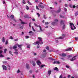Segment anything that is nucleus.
Instances as JSON below:
<instances>
[{
	"instance_id": "obj_1",
	"label": "nucleus",
	"mask_w": 78,
	"mask_h": 78,
	"mask_svg": "<svg viewBox=\"0 0 78 78\" xmlns=\"http://www.w3.org/2000/svg\"><path fill=\"white\" fill-rule=\"evenodd\" d=\"M38 39L39 40V41L34 42L33 43V45H39V44H43V43L42 42V38L41 37H39Z\"/></svg>"
},
{
	"instance_id": "obj_2",
	"label": "nucleus",
	"mask_w": 78,
	"mask_h": 78,
	"mask_svg": "<svg viewBox=\"0 0 78 78\" xmlns=\"http://www.w3.org/2000/svg\"><path fill=\"white\" fill-rule=\"evenodd\" d=\"M70 28H71V30H74L75 29H76V27H75L73 23H70Z\"/></svg>"
},
{
	"instance_id": "obj_3",
	"label": "nucleus",
	"mask_w": 78,
	"mask_h": 78,
	"mask_svg": "<svg viewBox=\"0 0 78 78\" xmlns=\"http://www.w3.org/2000/svg\"><path fill=\"white\" fill-rule=\"evenodd\" d=\"M58 22V20L57 19H56L55 20V22H53L51 23V25H53L54 26H55V25H56L57 22Z\"/></svg>"
},
{
	"instance_id": "obj_4",
	"label": "nucleus",
	"mask_w": 78,
	"mask_h": 78,
	"mask_svg": "<svg viewBox=\"0 0 78 78\" xmlns=\"http://www.w3.org/2000/svg\"><path fill=\"white\" fill-rule=\"evenodd\" d=\"M18 45V44H16L15 45H14L13 47V49H14V50H15V51H18V50H17V49H16L17 48V46Z\"/></svg>"
},
{
	"instance_id": "obj_5",
	"label": "nucleus",
	"mask_w": 78,
	"mask_h": 78,
	"mask_svg": "<svg viewBox=\"0 0 78 78\" xmlns=\"http://www.w3.org/2000/svg\"><path fill=\"white\" fill-rule=\"evenodd\" d=\"M64 38V37H59L58 38H55V42H56V43H58V40L59 39H62Z\"/></svg>"
},
{
	"instance_id": "obj_6",
	"label": "nucleus",
	"mask_w": 78,
	"mask_h": 78,
	"mask_svg": "<svg viewBox=\"0 0 78 78\" xmlns=\"http://www.w3.org/2000/svg\"><path fill=\"white\" fill-rule=\"evenodd\" d=\"M2 67L3 68V70H6L7 69V67H6V66L4 65H3L2 66Z\"/></svg>"
},
{
	"instance_id": "obj_7",
	"label": "nucleus",
	"mask_w": 78,
	"mask_h": 78,
	"mask_svg": "<svg viewBox=\"0 0 78 78\" xmlns=\"http://www.w3.org/2000/svg\"><path fill=\"white\" fill-rule=\"evenodd\" d=\"M76 56H74L72 58V59H71L70 61H74V60H75L76 59Z\"/></svg>"
},
{
	"instance_id": "obj_8",
	"label": "nucleus",
	"mask_w": 78,
	"mask_h": 78,
	"mask_svg": "<svg viewBox=\"0 0 78 78\" xmlns=\"http://www.w3.org/2000/svg\"><path fill=\"white\" fill-rule=\"evenodd\" d=\"M3 53V51L0 50V57H4V56L2 54Z\"/></svg>"
},
{
	"instance_id": "obj_9",
	"label": "nucleus",
	"mask_w": 78,
	"mask_h": 78,
	"mask_svg": "<svg viewBox=\"0 0 78 78\" xmlns=\"http://www.w3.org/2000/svg\"><path fill=\"white\" fill-rule=\"evenodd\" d=\"M37 65H38V66H40V64H41V61H39V60H37Z\"/></svg>"
},
{
	"instance_id": "obj_10",
	"label": "nucleus",
	"mask_w": 78,
	"mask_h": 78,
	"mask_svg": "<svg viewBox=\"0 0 78 78\" xmlns=\"http://www.w3.org/2000/svg\"><path fill=\"white\" fill-rule=\"evenodd\" d=\"M66 54L64 53H63L60 55L61 56H63V57H65V56H66Z\"/></svg>"
},
{
	"instance_id": "obj_11",
	"label": "nucleus",
	"mask_w": 78,
	"mask_h": 78,
	"mask_svg": "<svg viewBox=\"0 0 78 78\" xmlns=\"http://www.w3.org/2000/svg\"><path fill=\"white\" fill-rule=\"evenodd\" d=\"M61 8L60 7H59L58 10L56 12V13H59V12H61Z\"/></svg>"
},
{
	"instance_id": "obj_12",
	"label": "nucleus",
	"mask_w": 78,
	"mask_h": 78,
	"mask_svg": "<svg viewBox=\"0 0 78 78\" xmlns=\"http://www.w3.org/2000/svg\"><path fill=\"white\" fill-rule=\"evenodd\" d=\"M39 27L40 28V31H41V32H44L43 30L42 29V27H41V26L40 25H39Z\"/></svg>"
},
{
	"instance_id": "obj_13",
	"label": "nucleus",
	"mask_w": 78,
	"mask_h": 78,
	"mask_svg": "<svg viewBox=\"0 0 78 78\" xmlns=\"http://www.w3.org/2000/svg\"><path fill=\"white\" fill-rule=\"evenodd\" d=\"M72 50V49L71 48H69L66 49V51H71Z\"/></svg>"
},
{
	"instance_id": "obj_14",
	"label": "nucleus",
	"mask_w": 78,
	"mask_h": 78,
	"mask_svg": "<svg viewBox=\"0 0 78 78\" xmlns=\"http://www.w3.org/2000/svg\"><path fill=\"white\" fill-rule=\"evenodd\" d=\"M54 70H56L57 72H58V71L59 70L58 69V68L55 67V68H54L53 69Z\"/></svg>"
},
{
	"instance_id": "obj_15",
	"label": "nucleus",
	"mask_w": 78,
	"mask_h": 78,
	"mask_svg": "<svg viewBox=\"0 0 78 78\" xmlns=\"http://www.w3.org/2000/svg\"><path fill=\"white\" fill-rule=\"evenodd\" d=\"M60 62L59 61H54V64H59Z\"/></svg>"
},
{
	"instance_id": "obj_16",
	"label": "nucleus",
	"mask_w": 78,
	"mask_h": 78,
	"mask_svg": "<svg viewBox=\"0 0 78 78\" xmlns=\"http://www.w3.org/2000/svg\"><path fill=\"white\" fill-rule=\"evenodd\" d=\"M38 6L39 7V8H44V6H43L42 5H38Z\"/></svg>"
},
{
	"instance_id": "obj_17",
	"label": "nucleus",
	"mask_w": 78,
	"mask_h": 78,
	"mask_svg": "<svg viewBox=\"0 0 78 78\" xmlns=\"http://www.w3.org/2000/svg\"><path fill=\"white\" fill-rule=\"evenodd\" d=\"M64 20H62L61 21L60 23L61 24H64Z\"/></svg>"
},
{
	"instance_id": "obj_18",
	"label": "nucleus",
	"mask_w": 78,
	"mask_h": 78,
	"mask_svg": "<svg viewBox=\"0 0 78 78\" xmlns=\"http://www.w3.org/2000/svg\"><path fill=\"white\" fill-rule=\"evenodd\" d=\"M26 66L27 69H29V64H26Z\"/></svg>"
},
{
	"instance_id": "obj_19",
	"label": "nucleus",
	"mask_w": 78,
	"mask_h": 78,
	"mask_svg": "<svg viewBox=\"0 0 78 78\" xmlns=\"http://www.w3.org/2000/svg\"><path fill=\"white\" fill-rule=\"evenodd\" d=\"M51 70H49L48 71V75H50L51 73Z\"/></svg>"
},
{
	"instance_id": "obj_20",
	"label": "nucleus",
	"mask_w": 78,
	"mask_h": 78,
	"mask_svg": "<svg viewBox=\"0 0 78 78\" xmlns=\"http://www.w3.org/2000/svg\"><path fill=\"white\" fill-rule=\"evenodd\" d=\"M20 20L21 21V23L22 24H25V22L22 21V20H21V19H20Z\"/></svg>"
},
{
	"instance_id": "obj_21",
	"label": "nucleus",
	"mask_w": 78,
	"mask_h": 78,
	"mask_svg": "<svg viewBox=\"0 0 78 78\" xmlns=\"http://www.w3.org/2000/svg\"><path fill=\"white\" fill-rule=\"evenodd\" d=\"M34 25L35 27H39V25H37V24L36 23H34Z\"/></svg>"
},
{
	"instance_id": "obj_22",
	"label": "nucleus",
	"mask_w": 78,
	"mask_h": 78,
	"mask_svg": "<svg viewBox=\"0 0 78 78\" xmlns=\"http://www.w3.org/2000/svg\"><path fill=\"white\" fill-rule=\"evenodd\" d=\"M14 17V15H12L10 16V18H11V19H13Z\"/></svg>"
},
{
	"instance_id": "obj_23",
	"label": "nucleus",
	"mask_w": 78,
	"mask_h": 78,
	"mask_svg": "<svg viewBox=\"0 0 78 78\" xmlns=\"http://www.w3.org/2000/svg\"><path fill=\"white\" fill-rule=\"evenodd\" d=\"M69 6L70 8H73V5L72 4H69Z\"/></svg>"
},
{
	"instance_id": "obj_24",
	"label": "nucleus",
	"mask_w": 78,
	"mask_h": 78,
	"mask_svg": "<svg viewBox=\"0 0 78 78\" xmlns=\"http://www.w3.org/2000/svg\"><path fill=\"white\" fill-rule=\"evenodd\" d=\"M62 28L63 29H64L65 28H66V26L65 25V24H63V25L62 26Z\"/></svg>"
},
{
	"instance_id": "obj_25",
	"label": "nucleus",
	"mask_w": 78,
	"mask_h": 78,
	"mask_svg": "<svg viewBox=\"0 0 78 78\" xmlns=\"http://www.w3.org/2000/svg\"><path fill=\"white\" fill-rule=\"evenodd\" d=\"M43 17L44 19H46L47 18V17L45 16L44 15Z\"/></svg>"
},
{
	"instance_id": "obj_26",
	"label": "nucleus",
	"mask_w": 78,
	"mask_h": 78,
	"mask_svg": "<svg viewBox=\"0 0 78 78\" xmlns=\"http://www.w3.org/2000/svg\"><path fill=\"white\" fill-rule=\"evenodd\" d=\"M78 12H76L75 13V16H78Z\"/></svg>"
},
{
	"instance_id": "obj_27",
	"label": "nucleus",
	"mask_w": 78,
	"mask_h": 78,
	"mask_svg": "<svg viewBox=\"0 0 78 78\" xmlns=\"http://www.w3.org/2000/svg\"><path fill=\"white\" fill-rule=\"evenodd\" d=\"M6 51H7V49H4V53H6Z\"/></svg>"
},
{
	"instance_id": "obj_28",
	"label": "nucleus",
	"mask_w": 78,
	"mask_h": 78,
	"mask_svg": "<svg viewBox=\"0 0 78 78\" xmlns=\"http://www.w3.org/2000/svg\"><path fill=\"white\" fill-rule=\"evenodd\" d=\"M5 41V37H3L2 38V42H4Z\"/></svg>"
},
{
	"instance_id": "obj_29",
	"label": "nucleus",
	"mask_w": 78,
	"mask_h": 78,
	"mask_svg": "<svg viewBox=\"0 0 78 78\" xmlns=\"http://www.w3.org/2000/svg\"><path fill=\"white\" fill-rule=\"evenodd\" d=\"M49 59H51V60H55V59H53L52 58L50 57L48 58Z\"/></svg>"
},
{
	"instance_id": "obj_30",
	"label": "nucleus",
	"mask_w": 78,
	"mask_h": 78,
	"mask_svg": "<svg viewBox=\"0 0 78 78\" xmlns=\"http://www.w3.org/2000/svg\"><path fill=\"white\" fill-rule=\"evenodd\" d=\"M47 55V53H45L44 55H43L42 56L43 57V58H45V56H46V55Z\"/></svg>"
},
{
	"instance_id": "obj_31",
	"label": "nucleus",
	"mask_w": 78,
	"mask_h": 78,
	"mask_svg": "<svg viewBox=\"0 0 78 78\" xmlns=\"http://www.w3.org/2000/svg\"><path fill=\"white\" fill-rule=\"evenodd\" d=\"M34 60H35V61H38L39 60V59H38V58H34Z\"/></svg>"
},
{
	"instance_id": "obj_32",
	"label": "nucleus",
	"mask_w": 78,
	"mask_h": 78,
	"mask_svg": "<svg viewBox=\"0 0 78 78\" xmlns=\"http://www.w3.org/2000/svg\"><path fill=\"white\" fill-rule=\"evenodd\" d=\"M22 46L21 45H18V47L20 48L21 50V47Z\"/></svg>"
},
{
	"instance_id": "obj_33",
	"label": "nucleus",
	"mask_w": 78,
	"mask_h": 78,
	"mask_svg": "<svg viewBox=\"0 0 78 78\" xmlns=\"http://www.w3.org/2000/svg\"><path fill=\"white\" fill-rule=\"evenodd\" d=\"M17 51H15V52H14V53H15V54H16V55H18V52H17Z\"/></svg>"
},
{
	"instance_id": "obj_34",
	"label": "nucleus",
	"mask_w": 78,
	"mask_h": 78,
	"mask_svg": "<svg viewBox=\"0 0 78 78\" xmlns=\"http://www.w3.org/2000/svg\"><path fill=\"white\" fill-rule=\"evenodd\" d=\"M34 62V61H30V63H31V64H33V63Z\"/></svg>"
},
{
	"instance_id": "obj_35",
	"label": "nucleus",
	"mask_w": 78,
	"mask_h": 78,
	"mask_svg": "<svg viewBox=\"0 0 78 78\" xmlns=\"http://www.w3.org/2000/svg\"><path fill=\"white\" fill-rule=\"evenodd\" d=\"M26 7V9H27V10H28V9H29V7H28V5H27Z\"/></svg>"
},
{
	"instance_id": "obj_36",
	"label": "nucleus",
	"mask_w": 78,
	"mask_h": 78,
	"mask_svg": "<svg viewBox=\"0 0 78 78\" xmlns=\"http://www.w3.org/2000/svg\"><path fill=\"white\" fill-rule=\"evenodd\" d=\"M44 66H45V65H42L41 66V68H42V67H44Z\"/></svg>"
},
{
	"instance_id": "obj_37",
	"label": "nucleus",
	"mask_w": 78,
	"mask_h": 78,
	"mask_svg": "<svg viewBox=\"0 0 78 78\" xmlns=\"http://www.w3.org/2000/svg\"><path fill=\"white\" fill-rule=\"evenodd\" d=\"M32 65H33V66H36V64H35V62H34L33 63Z\"/></svg>"
},
{
	"instance_id": "obj_38",
	"label": "nucleus",
	"mask_w": 78,
	"mask_h": 78,
	"mask_svg": "<svg viewBox=\"0 0 78 78\" xmlns=\"http://www.w3.org/2000/svg\"><path fill=\"white\" fill-rule=\"evenodd\" d=\"M32 30H33V31H36V30H34V28L32 26Z\"/></svg>"
},
{
	"instance_id": "obj_39",
	"label": "nucleus",
	"mask_w": 78,
	"mask_h": 78,
	"mask_svg": "<svg viewBox=\"0 0 78 78\" xmlns=\"http://www.w3.org/2000/svg\"><path fill=\"white\" fill-rule=\"evenodd\" d=\"M27 48H30V45H27Z\"/></svg>"
},
{
	"instance_id": "obj_40",
	"label": "nucleus",
	"mask_w": 78,
	"mask_h": 78,
	"mask_svg": "<svg viewBox=\"0 0 78 78\" xmlns=\"http://www.w3.org/2000/svg\"><path fill=\"white\" fill-rule=\"evenodd\" d=\"M60 16L61 18H64V16H63L61 15H60Z\"/></svg>"
},
{
	"instance_id": "obj_41",
	"label": "nucleus",
	"mask_w": 78,
	"mask_h": 78,
	"mask_svg": "<svg viewBox=\"0 0 78 78\" xmlns=\"http://www.w3.org/2000/svg\"><path fill=\"white\" fill-rule=\"evenodd\" d=\"M25 37L26 39H28V38H29V36H26Z\"/></svg>"
},
{
	"instance_id": "obj_42",
	"label": "nucleus",
	"mask_w": 78,
	"mask_h": 78,
	"mask_svg": "<svg viewBox=\"0 0 78 78\" xmlns=\"http://www.w3.org/2000/svg\"><path fill=\"white\" fill-rule=\"evenodd\" d=\"M68 57V58H72V56L70 55H69Z\"/></svg>"
},
{
	"instance_id": "obj_43",
	"label": "nucleus",
	"mask_w": 78,
	"mask_h": 78,
	"mask_svg": "<svg viewBox=\"0 0 78 78\" xmlns=\"http://www.w3.org/2000/svg\"><path fill=\"white\" fill-rule=\"evenodd\" d=\"M75 40L76 41H77V40H78V37H75Z\"/></svg>"
},
{
	"instance_id": "obj_44",
	"label": "nucleus",
	"mask_w": 78,
	"mask_h": 78,
	"mask_svg": "<svg viewBox=\"0 0 78 78\" xmlns=\"http://www.w3.org/2000/svg\"><path fill=\"white\" fill-rule=\"evenodd\" d=\"M20 71L19 69H18V70L17 71V73H20Z\"/></svg>"
},
{
	"instance_id": "obj_45",
	"label": "nucleus",
	"mask_w": 78,
	"mask_h": 78,
	"mask_svg": "<svg viewBox=\"0 0 78 78\" xmlns=\"http://www.w3.org/2000/svg\"><path fill=\"white\" fill-rule=\"evenodd\" d=\"M9 53L10 55H12V52L11 51H9Z\"/></svg>"
},
{
	"instance_id": "obj_46",
	"label": "nucleus",
	"mask_w": 78,
	"mask_h": 78,
	"mask_svg": "<svg viewBox=\"0 0 78 78\" xmlns=\"http://www.w3.org/2000/svg\"><path fill=\"white\" fill-rule=\"evenodd\" d=\"M8 44V41H6L5 42L6 45H7V44Z\"/></svg>"
},
{
	"instance_id": "obj_47",
	"label": "nucleus",
	"mask_w": 78,
	"mask_h": 78,
	"mask_svg": "<svg viewBox=\"0 0 78 78\" xmlns=\"http://www.w3.org/2000/svg\"><path fill=\"white\" fill-rule=\"evenodd\" d=\"M9 39L12 40V39H13V38H12V37L11 36V37H10Z\"/></svg>"
},
{
	"instance_id": "obj_48",
	"label": "nucleus",
	"mask_w": 78,
	"mask_h": 78,
	"mask_svg": "<svg viewBox=\"0 0 78 78\" xmlns=\"http://www.w3.org/2000/svg\"><path fill=\"white\" fill-rule=\"evenodd\" d=\"M13 20H14V22H17V21H16V19H15L13 18Z\"/></svg>"
},
{
	"instance_id": "obj_49",
	"label": "nucleus",
	"mask_w": 78,
	"mask_h": 78,
	"mask_svg": "<svg viewBox=\"0 0 78 78\" xmlns=\"http://www.w3.org/2000/svg\"><path fill=\"white\" fill-rule=\"evenodd\" d=\"M27 3L28 4H29V5H31V3H30V2L28 1Z\"/></svg>"
},
{
	"instance_id": "obj_50",
	"label": "nucleus",
	"mask_w": 78,
	"mask_h": 78,
	"mask_svg": "<svg viewBox=\"0 0 78 78\" xmlns=\"http://www.w3.org/2000/svg\"><path fill=\"white\" fill-rule=\"evenodd\" d=\"M2 62L3 64H6V63H7V62L5 61Z\"/></svg>"
},
{
	"instance_id": "obj_51",
	"label": "nucleus",
	"mask_w": 78,
	"mask_h": 78,
	"mask_svg": "<svg viewBox=\"0 0 78 78\" xmlns=\"http://www.w3.org/2000/svg\"><path fill=\"white\" fill-rule=\"evenodd\" d=\"M46 48L47 49V50H49V48H48V47H46Z\"/></svg>"
},
{
	"instance_id": "obj_52",
	"label": "nucleus",
	"mask_w": 78,
	"mask_h": 78,
	"mask_svg": "<svg viewBox=\"0 0 78 78\" xmlns=\"http://www.w3.org/2000/svg\"><path fill=\"white\" fill-rule=\"evenodd\" d=\"M45 25H48V22H45Z\"/></svg>"
},
{
	"instance_id": "obj_53",
	"label": "nucleus",
	"mask_w": 78,
	"mask_h": 78,
	"mask_svg": "<svg viewBox=\"0 0 78 78\" xmlns=\"http://www.w3.org/2000/svg\"><path fill=\"white\" fill-rule=\"evenodd\" d=\"M31 22H30L29 24L30 27H31Z\"/></svg>"
},
{
	"instance_id": "obj_54",
	"label": "nucleus",
	"mask_w": 78,
	"mask_h": 78,
	"mask_svg": "<svg viewBox=\"0 0 78 78\" xmlns=\"http://www.w3.org/2000/svg\"><path fill=\"white\" fill-rule=\"evenodd\" d=\"M73 8H76V6H75V5H74L73 6Z\"/></svg>"
},
{
	"instance_id": "obj_55",
	"label": "nucleus",
	"mask_w": 78,
	"mask_h": 78,
	"mask_svg": "<svg viewBox=\"0 0 78 78\" xmlns=\"http://www.w3.org/2000/svg\"><path fill=\"white\" fill-rule=\"evenodd\" d=\"M20 28H21V29H23V26H21V27H20Z\"/></svg>"
},
{
	"instance_id": "obj_56",
	"label": "nucleus",
	"mask_w": 78,
	"mask_h": 78,
	"mask_svg": "<svg viewBox=\"0 0 78 78\" xmlns=\"http://www.w3.org/2000/svg\"><path fill=\"white\" fill-rule=\"evenodd\" d=\"M36 9H39V8H38V6H36Z\"/></svg>"
},
{
	"instance_id": "obj_57",
	"label": "nucleus",
	"mask_w": 78,
	"mask_h": 78,
	"mask_svg": "<svg viewBox=\"0 0 78 78\" xmlns=\"http://www.w3.org/2000/svg\"><path fill=\"white\" fill-rule=\"evenodd\" d=\"M33 32H32V31H30L29 32V34H31V33H32Z\"/></svg>"
},
{
	"instance_id": "obj_58",
	"label": "nucleus",
	"mask_w": 78,
	"mask_h": 78,
	"mask_svg": "<svg viewBox=\"0 0 78 78\" xmlns=\"http://www.w3.org/2000/svg\"><path fill=\"white\" fill-rule=\"evenodd\" d=\"M37 14L38 16V17H39L40 16V15L39 14V13H37Z\"/></svg>"
},
{
	"instance_id": "obj_59",
	"label": "nucleus",
	"mask_w": 78,
	"mask_h": 78,
	"mask_svg": "<svg viewBox=\"0 0 78 78\" xmlns=\"http://www.w3.org/2000/svg\"><path fill=\"white\" fill-rule=\"evenodd\" d=\"M64 10L66 12H67V8H64Z\"/></svg>"
},
{
	"instance_id": "obj_60",
	"label": "nucleus",
	"mask_w": 78,
	"mask_h": 78,
	"mask_svg": "<svg viewBox=\"0 0 78 78\" xmlns=\"http://www.w3.org/2000/svg\"><path fill=\"white\" fill-rule=\"evenodd\" d=\"M61 59H62V60H63V61H64V58H61Z\"/></svg>"
},
{
	"instance_id": "obj_61",
	"label": "nucleus",
	"mask_w": 78,
	"mask_h": 78,
	"mask_svg": "<svg viewBox=\"0 0 78 78\" xmlns=\"http://www.w3.org/2000/svg\"><path fill=\"white\" fill-rule=\"evenodd\" d=\"M24 4H25L26 3V2L25 1H23L22 2Z\"/></svg>"
},
{
	"instance_id": "obj_62",
	"label": "nucleus",
	"mask_w": 78,
	"mask_h": 78,
	"mask_svg": "<svg viewBox=\"0 0 78 78\" xmlns=\"http://www.w3.org/2000/svg\"><path fill=\"white\" fill-rule=\"evenodd\" d=\"M35 2L37 3L39 2V1H38V0H35Z\"/></svg>"
},
{
	"instance_id": "obj_63",
	"label": "nucleus",
	"mask_w": 78,
	"mask_h": 78,
	"mask_svg": "<svg viewBox=\"0 0 78 78\" xmlns=\"http://www.w3.org/2000/svg\"><path fill=\"white\" fill-rule=\"evenodd\" d=\"M46 51H47V50H46L44 49L43 51L44 52H45Z\"/></svg>"
},
{
	"instance_id": "obj_64",
	"label": "nucleus",
	"mask_w": 78,
	"mask_h": 78,
	"mask_svg": "<svg viewBox=\"0 0 78 78\" xmlns=\"http://www.w3.org/2000/svg\"><path fill=\"white\" fill-rule=\"evenodd\" d=\"M66 68H69V66H67V65H66Z\"/></svg>"
}]
</instances>
